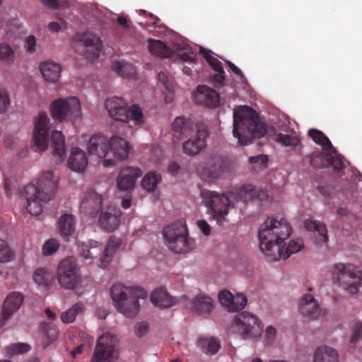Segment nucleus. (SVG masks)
<instances>
[{
  "instance_id": "obj_1",
  "label": "nucleus",
  "mask_w": 362,
  "mask_h": 362,
  "mask_svg": "<svg viewBox=\"0 0 362 362\" xmlns=\"http://www.w3.org/2000/svg\"><path fill=\"white\" fill-rule=\"evenodd\" d=\"M292 228L287 221L268 218L260 226L258 237L260 250L269 258V261H276L281 257L288 259L303 247L301 239L291 240L285 251L281 245L291 234Z\"/></svg>"
},
{
  "instance_id": "obj_2",
  "label": "nucleus",
  "mask_w": 362,
  "mask_h": 362,
  "mask_svg": "<svg viewBox=\"0 0 362 362\" xmlns=\"http://www.w3.org/2000/svg\"><path fill=\"white\" fill-rule=\"evenodd\" d=\"M267 126L250 107L238 106L233 110V135L241 146L250 144L255 138L267 133Z\"/></svg>"
},
{
  "instance_id": "obj_3",
  "label": "nucleus",
  "mask_w": 362,
  "mask_h": 362,
  "mask_svg": "<svg viewBox=\"0 0 362 362\" xmlns=\"http://www.w3.org/2000/svg\"><path fill=\"white\" fill-rule=\"evenodd\" d=\"M57 181L52 171H46L40 177L37 186H25L24 196L27 199L26 209L31 215H40L42 211L41 202H47L54 197Z\"/></svg>"
},
{
  "instance_id": "obj_4",
  "label": "nucleus",
  "mask_w": 362,
  "mask_h": 362,
  "mask_svg": "<svg viewBox=\"0 0 362 362\" xmlns=\"http://www.w3.org/2000/svg\"><path fill=\"white\" fill-rule=\"evenodd\" d=\"M110 296L117 310L124 316L132 317L139 313V299H145L148 293L140 287H129L122 284H115L111 287Z\"/></svg>"
},
{
  "instance_id": "obj_5",
  "label": "nucleus",
  "mask_w": 362,
  "mask_h": 362,
  "mask_svg": "<svg viewBox=\"0 0 362 362\" xmlns=\"http://www.w3.org/2000/svg\"><path fill=\"white\" fill-rule=\"evenodd\" d=\"M168 248L177 254L187 253L194 247V241L188 235L185 221L178 220L163 229Z\"/></svg>"
},
{
  "instance_id": "obj_6",
  "label": "nucleus",
  "mask_w": 362,
  "mask_h": 362,
  "mask_svg": "<svg viewBox=\"0 0 362 362\" xmlns=\"http://www.w3.org/2000/svg\"><path fill=\"white\" fill-rule=\"evenodd\" d=\"M201 197L211 217L216 221L218 225H221L226 220L232 203L228 193L203 189L201 191Z\"/></svg>"
},
{
  "instance_id": "obj_7",
  "label": "nucleus",
  "mask_w": 362,
  "mask_h": 362,
  "mask_svg": "<svg viewBox=\"0 0 362 362\" xmlns=\"http://www.w3.org/2000/svg\"><path fill=\"white\" fill-rule=\"evenodd\" d=\"M333 275L334 279L349 294L355 295L358 293L362 284V273L356 267L351 264H336Z\"/></svg>"
},
{
  "instance_id": "obj_8",
  "label": "nucleus",
  "mask_w": 362,
  "mask_h": 362,
  "mask_svg": "<svg viewBox=\"0 0 362 362\" xmlns=\"http://www.w3.org/2000/svg\"><path fill=\"white\" fill-rule=\"evenodd\" d=\"M232 328L244 339L259 338L263 332L261 320L248 312L237 314L233 319Z\"/></svg>"
},
{
  "instance_id": "obj_9",
  "label": "nucleus",
  "mask_w": 362,
  "mask_h": 362,
  "mask_svg": "<svg viewBox=\"0 0 362 362\" xmlns=\"http://www.w3.org/2000/svg\"><path fill=\"white\" fill-rule=\"evenodd\" d=\"M209 136L208 126L204 122L195 124L193 133H190L189 139L182 144L183 153L189 156H195L206 147V139Z\"/></svg>"
},
{
  "instance_id": "obj_10",
  "label": "nucleus",
  "mask_w": 362,
  "mask_h": 362,
  "mask_svg": "<svg viewBox=\"0 0 362 362\" xmlns=\"http://www.w3.org/2000/svg\"><path fill=\"white\" fill-rule=\"evenodd\" d=\"M57 279L62 287L74 289L81 281L76 260L73 257L62 259L58 267Z\"/></svg>"
},
{
  "instance_id": "obj_11",
  "label": "nucleus",
  "mask_w": 362,
  "mask_h": 362,
  "mask_svg": "<svg viewBox=\"0 0 362 362\" xmlns=\"http://www.w3.org/2000/svg\"><path fill=\"white\" fill-rule=\"evenodd\" d=\"M81 115L80 101L76 97L67 99L59 98L51 106L52 117L59 121L64 120L69 115L77 118Z\"/></svg>"
},
{
  "instance_id": "obj_12",
  "label": "nucleus",
  "mask_w": 362,
  "mask_h": 362,
  "mask_svg": "<svg viewBox=\"0 0 362 362\" xmlns=\"http://www.w3.org/2000/svg\"><path fill=\"white\" fill-rule=\"evenodd\" d=\"M118 357L115 339L110 334L100 336L90 362H114Z\"/></svg>"
},
{
  "instance_id": "obj_13",
  "label": "nucleus",
  "mask_w": 362,
  "mask_h": 362,
  "mask_svg": "<svg viewBox=\"0 0 362 362\" xmlns=\"http://www.w3.org/2000/svg\"><path fill=\"white\" fill-rule=\"evenodd\" d=\"M49 119L45 112H40L35 119L33 141L35 151H44L48 147Z\"/></svg>"
},
{
  "instance_id": "obj_14",
  "label": "nucleus",
  "mask_w": 362,
  "mask_h": 362,
  "mask_svg": "<svg viewBox=\"0 0 362 362\" xmlns=\"http://www.w3.org/2000/svg\"><path fill=\"white\" fill-rule=\"evenodd\" d=\"M98 219L100 227L107 231L113 232L119 226L121 216L119 208L113 204H110L100 211Z\"/></svg>"
},
{
  "instance_id": "obj_15",
  "label": "nucleus",
  "mask_w": 362,
  "mask_h": 362,
  "mask_svg": "<svg viewBox=\"0 0 362 362\" xmlns=\"http://www.w3.org/2000/svg\"><path fill=\"white\" fill-rule=\"evenodd\" d=\"M105 107L109 116L119 122H128V103L119 97L107 98L105 103Z\"/></svg>"
},
{
  "instance_id": "obj_16",
  "label": "nucleus",
  "mask_w": 362,
  "mask_h": 362,
  "mask_svg": "<svg viewBox=\"0 0 362 362\" xmlns=\"http://www.w3.org/2000/svg\"><path fill=\"white\" fill-rule=\"evenodd\" d=\"M76 38L84 46L87 59L93 61L99 57L102 47V41L98 36L87 32L77 34Z\"/></svg>"
},
{
  "instance_id": "obj_17",
  "label": "nucleus",
  "mask_w": 362,
  "mask_h": 362,
  "mask_svg": "<svg viewBox=\"0 0 362 362\" xmlns=\"http://www.w3.org/2000/svg\"><path fill=\"white\" fill-rule=\"evenodd\" d=\"M142 175V171L137 167L127 166L122 168L117 177V186L120 191H130L134 189L136 180Z\"/></svg>"
},
{
  "instance_id": "obj_18",
  "label": "nucleus",
  "mask_w": 362,
  "mask_h": 362,
  "mask_svg": "<svg viewBox=\"0 0 362 362\" xmlns=\"http://www.w3.org/2000/svg\"><path fill=\"white\" fill-rule=\"evenodd\" d=\"M299 311L303 316L310 320H317L325 315V311L321 310L318 302L311 294H305L300 299Z\"/></svg>"
},
{
  "instance_id": "obj_19",
  "label": "nucleus",
  "mask_w": 362,
  "mask_h": 362,
  "mask_svg": "<svg viewBox=\"0 0 362 362\" xmlns=\"http://www.w3.org/2000/svg\"><path fill=\"white\" fill-rule=\"evenodd\" d=\"M194 100L200 105L214 108L219 105L220 97L215 90L205 85H199L197 88Z\"/></svg>"
},
{
  "instance_id": "obj_20",
  "label": "nucleus",
  "mask_w": 362,
  "mask_h": 362,
  "mask_svg": "<svg viewBox=\"0 0 362 362\" xmlns=\"http://www.w3.org/2000/svg\"><path fill=\"white\" fill-rule=\"evenodd\" d=\"M103 197L94 191L88 192L81 204V211L90 217H95L103 208Z\"/></svg>"
},
{
  "instance_id": "obj_21",
  "label": "nucleus",
  "mask_w": 362,
  "mask_h": 362,
  "mask_svg": "<svg viewBox=\"0 0 362 362\" xmlns=\"http://www.w3.org/2000/svg\"><path fill=\"white\" fill-rule=\"evenodd\" d=\"M220 303L230 312L238 311L243 309L247 300L243 294L233 296L228 291H222L218 294Z\"/></svg>"
},
{
  "instance_id": "obj_22",
  "label": "nucleus",
  "mask_w": 362,
  "mask_h": 362,
  "mask_svg": "<svg viewBox=\"0 0 362 362\" xmlns=\"http://www.w3.org/2000/svg\"><path fill=\"white\" fill-rule=\"evenodd\" d=\"M110 139L102 134L93 135L88 141V149L90 155L99 158H105L110 151Z\"/></svg>"
},
{
  "instance_id": "obj_23",
  "label": "nucleus",
  "mask_w": 362,
  "mask_h": 362,
  "mask_svg": "<svg viewBox=\"0 0 362 362\" xmlns=\"http://www.w3.org/2000/svg\"><path fill=\"white\" fill-rule=\"evenodd\" d=\"M228 194L231 202L234 200L235 202L241 201L243 202H247L253 199L262 200L264 197H267L266 192L257 190L251 185H244L235 192H228Z\"/></svg>"
},
{
  "instance_id": "obj_24",
  "label": "nucleus",
  "mask_w": 362,
  "mask_h": 362,
  "mask_svg": "<svg viewBox=\"0 0 362 362\" xmlns=\"http://www.w3.org/2000/svg\"><path fill=\"white\" fill-rule=\"evenodd\" d=\"M25 300L24 295L19 291L8 293L4 300L2 308V319L7 320L19 310Z\"/></svg>"
},
{
  "instance_id": "obj_25",
  "label": "nucleus",
  "mask_w": 362,
  "mask_h": 362,
  "mask_svg": "<svg viewBox=\"0 0 362 362\" xmlns=\"http://www.w3.org/2000/svg\"><path fill=\"white\" fill-rule=\"evenodd\" d=\"M110 151L117 160H124L129 157L131 146L124 138L112 136L110 138Z\"/></svg>"
},
{
  "instance_id": "obj_26",
  "label": "nucleus",
  "mask_w": 362,
  "mask_h": 362,
  "mask_svg": "<svg viewBox=\"0 0 362 362\" xmlns=\"http://www.w3.org/2000/svg\"><path fill=\"white\" fill-rule=\"evenodd\" d=\"M279 129L285 133H279L275 135V141L284 146L296 147L300 141L295 130L286 124L278 126Z\"/></svg>"
},
{
  "instance_id": "obj_27",
  "label": "nucleus",
  "mask_w": 362,
  "mask_h": 362,
  "mask_svg": "<svg viewBox=\"0 0 362 362\" xmlns=\"http://www.w3.org/2000/svg\"><path fill=\"white\" fill-rule=\"evenodd\" d=\"M67 165L73 171L83 172L88 165L86 153L78 147L72 148Z\"/></svg>"
},
{
  "instance_id": "obj_28",
  "label": "nucleus",
  "mask_w": 362,
  "mask_h": 362,
  "mask_svg": "<svg viewBox=\"0 0 362 362\" xmlns=\"http://www.w3.org/2000/svg\"><path fill=\"white\" fill-rule=\"evenodd\" d=\"M120 243V239L115 236H112L109 239L106 247L103 250V253L100 258L99 266L101 268H105L110 264L112 257L114 256L117 250L119 248Z\"/></svg>"
},
{
  "instance_id": "obj_29",
  "label": "nucleus",
  "mask_w": 362,
  "mask_h": 362,
  "mask_svg": "<svg viewBox=\"0 0 362 362\" xmlns=\"http://www.w3.org/2000/svg\"><path fill=\"white\" fill-rule=\"evenodd\" d=\"M151 300L154 305L160 308H169L176 303L175 298L163 288H157L151 293Z\"/></svg>"
},
{
  "instance_id": "obj_30",
  "label": "nucleus",
  "mask_w": 362,
  "mask_h": 362,
  "mask_svg": "<svg viewBox=\"0 0 362 362\" xmlns=\"http://www.w3.org/2000/svg\"><path fill=\"white\" fill-rule=\"evenodd\" d=\"M58 226L60 235L64 238L73 235L76 230L75 217L69 214L62 215L58 221Z\"/></svg>"
},
{
  "instance_id": "obj_31",
  "label": "nucleus",
  "mask_w": 362,
  "mask_h": 362,
  "mask_svg": "<svg viewBox=\"0 0 362 362\" xmlns=\"http://www.w3.org/2000/svg\"><path fill=\"white\" fill-rule=\"evenodd\" d=\"M61 70V66L53 62H46L40 65L41 74L47 82H57L60 76Z\"/></svg>"
},
{
  "instance_id": "obj_32",
  "label": "nucleus",
  "mask_w": 362,
  "mask_h": 362,
  "mask_svg": "<svg viewBox=\"0 0 362 362\" xmlns=\"http://www.w3.org/2000/svg\"><path fill=\"white\" fill-rule=\"evenodd\" d=\"M228 170L227 162L220 157L213 158L206 166L208 176L211 179L218 177Z\"/></svg>"
},
{
  "instance_id": "obj_33",
  "label": "nucleus",
  "mask_w": 362,
  "mask_h": 362,
  "mask_svg": "<svg viewBox=\"0 0 362 362\" xmlns=\"http://www.w3.org/2000/svg\"><path fill=\"white\" fill-rule=\"evenodd\" d=\"M314 362H339L337 351L328 346L318 347L313 356Z\"/></svg>"
},
{
  "instance_id": "obj_34",
  "label": "nucleus",
  "mask_w": 362,
  "mask_h": 362,
  "mask_svg": "<svg viewBox=\"0 0 362 362\" xmlns=\"http://www.w3.org/2000/svg\"><path fill=\"white\" fill-rule=\"evenodd\" d=\"M33 279L39 286L49 289L54 282L55 276L45 268H38L35 271Z\"/></svg>"
},
{
  "instance_id": "obj_35",
  "label": "nucleus",
  "mask_w": 362,
  "mask_h": 362,
  "mask_svg": "<svg viewBox=\"0 0 362 362\" xmlns=\"http://www.w3.org/2000/svg\"><path fill=\"white\" fill-rule=\"evenodd\" d=\"M51 148L52 154L58 158L57 163L60 162L65 153L64 136L59 131H53L51 135Z\"/></svg>"
},
{
  "instance_id": "obj_36",
  "label": "nucleus",
  "mask_w": 362,
  "mask_h": 362,
  "mask_svg": "<svg viewBox=\"0 0 362 362\" xmlns=\"http://www.w3.org/2000/svg\"><path fill=\"white\" fill-rule=\"evenodd\" d=\"M192 303L194 311L199 315H209L213 309L212 299L207 296H197Z\"/></svg>"
},
{
  "instance_id": "obj_37",
  "label": "nucleus",
  "mask_w": 362,
  "mask_h": 362,
  "mask_svg": "<svg viewBox=\"0 0 362 362\" xmlns=\"http://www.w3.org/2000/svg\"><path fill=\"white\" fill-rule=\"evenodd\" d=\"M173 130L175 132L180 133L186 137L190 133H193L195 129V124L189 119L182 117H177L172 124Z\"/></svg>"
},
{
  "instance_id": "obj_38",
  "label": "nucleus",
  "mask_w": 362,
  "mask_h": 362,
  "mask_svg": "<svg viewBox=\"0 0 362 362\" xmlns=\"http://www.w3.org/2000/svg\"><path fill=\"white\" fill-rule=\"evenodd\" d=\"M148 47L151 54L159 57L167 58L172 54L170 48L164 42L158 40L150 39L148 40Z\"/></svg>"
},
{
  "instance_id": "obj_39",
  "label": "nucleus",
  "mask_w": 362,
  "mask_h": 362,
  "mask_svg": "<svg viewBox=\"0 0 362 362\" xmlns=\"http://www.w3.org/2000/svg\"><path fill=\"white\" fill-rule=\"evenodd\" d=\"M308 135L316 144L320 145L325 152L334 151V147L330 140L322 132L311 129L308 132Z\"/></svg>"
},
{
  "instance_id": "obj_40",
  "label": "nucleus",
  "mask_w": 362,
  "mask_h": 362,
  "mask_svg": "<svg viewBox=\"0 0 362 362\" xmlns=\"http://www.w3.org/2000/svg\"><path fill=\"white\" fill-rule=\"evenodd\" d=\"M310 164L315 169L325 168L329 167V159L330 155L329 152L322 153V151H314L308 156Z\"/></svg>"
},
{
  "instance_id": "obj_41",
  "label": "nucleus",
  "mask_w": 362,
  "mask_h": 362,
  "mask_svg": "<svg viewBox=\"0 0 362 362\" xmlns=\"http://www.w3.org/2000/svg\"><path fill=\"white\" fill-rule=\"evenodd\" d=\"M304 226L307 230L315 231L318 233L319 241L327 243L328 241L327 230L324 223L312 220H305Z\"/></svg>"
},
{
  "instance_id": "obj_42",
  "label": "nucleus",
  "mask_w": 362,
  "mask_h": 362,
  "mask_svg": "<svg viewBox=\"0 0 362 362\" xmlns=\"http://www.w3.org/2000/svg\"><path fill=\"white\" fill-rule=\"evenodd\" d=\"M112 70L122 78L134 76L136 69L134 65L124 61L115 62L112 65Z\"/></svg>"
},
{
  "instance_id": "obj_43",
  "label": "nucleus",
  "mask_w": 362,
  "mask_h": 362,
  "mask_svg": "<svg viewBox=\"0 0 362 362\" xmlns=\"http://www.w3.org/2000/svg\"><path fill=\"white\" fill-rule=\"evenodd\" d=\"M198 345L209 355L216 354L221 348L220 344L214 338H201L199 339Z\"/></svg>"
},
{
  "instance_id": "obj_44",
  "label": "nucleus",
  "mask_w": 362,
  "mask_h": 362,
  "mask_svg": "<svg viewBox=\"0 0 362 362\" xmlns=\"http://www.w3.org/2000/svg\"><path fill=\"white\" fill-rule=\"evenodd\" d=\"M0 61L6 65H11L15 61L14 51L7 43H0Z\"/></svg>"
},
{
  "instance_id": "obj_45",
  "label": "nucleus",
  "mask_w": 362,
  "mask_h": 362,
  "mask_svg": "<svg viewBox=\"0 0 362 362\" xmlns=\"http://www.w3.org/2000/svg\"><path fill=\"white\" fill-rule=\"evenodd\" d=\"M161 177L155 173H147L143 178L141 185L148 192L154 191L158 184L160 182Z\"/></svg>"
},
{
  "instance_id": "obj_46",
  "label": "nucleus",
  "mask_w": 362,
  "mask_h": 362,
  "mask_svg": "<svg viewBox=\"0 0 362 362\" xmlns=\"http://www.w3.org/2000/svg\"><path fill=\"white\" fill-rule=\"evenodd\" d=\"M158 81L162 83L163 87L167 91V94L165 98V100L167 103H170L173 101V93L174 90V85L173 83L169 81L167 75L160 71L158 74Z\"/></svg>"
},
{
  "instance_id": "obj_47",
  "label": "nucleus",
  "mask_w": 362,
  "mask_h": 362,
  "mask_svg": "<svg viewBox=\"0 0 362 362\" xmlns=\"http://www.w3.org/2000/svg\"><path fill=\"white\" fill-rule=\"evenodd\" d=\"M83 310V305L81 303H76L71 308L61 315L62 321L64 323H71L74 321L76 316Z\"/></svg>"
},
{
  "instance_id": "obj_48",
  "label": "nucleus",
  "mask_w": 362,
  "mask_h": 362,
  "mask_svg": "<svg viewBox=\"0 0 362 362\" xmlns=\"http://www.w3.org/2000/svg\"><path fill=\"white\" fill-rule=\"evenodd\" d=\"M100 245L98 241L90 240L88 243H82L80 246V255L84 259H92L96 256L97 252H92L91 250H96Z\"/></svg>"
},
{
  "instance_id": "obj_49",
  "label": "nucleus",
  "mask_w": 362,
  "mask_h": 362,
  "mask_svg": "<svg viewBox=\"0 0 362 362\" xmlns=\"http://www.w3.org/2000/svg\"><path fill=\"white\" fill-rule=\"evenodd\" d=\"M30 346L25 343L13 344L5 348V352L7 356H14L20 354H24L29 351Z\"/></svg>"
},
{
  "instance_id": "obj_50",
  "label": "nucleus",
  "mask_w": 362,
  "mask_h": 362,
  "mask_svg": "<svg viewBox=\"0 0 362 362\" xmlns=\"http://www.w3.org/2000/svg\"><path fill=\"white\" fill-rule=\"evenodd\" d=\"M128 121L132 119L134 121L136 124H141L144 123V114L142 110L137 105H132L127 107Z\"/></svg>"
},
{
  "instance_id": "obj_51",
  "label": "nucleus",
  "mask_w": 362,
  "mask_h": 362,
  "mask_svg": "<svg viewBox=\"0 0 362 362\" xmlns=\"http://www.w3.org/2000/svg\"><path fill=\"white\" fill-rule=\"evenodd\" d=\"M13 257V252L6 241L0 238V263L8 262Z\"/></svg>"
},
{
  "instance_id": "obj_52",
  "label": "nucleus",
  "mask_w": 362,
  "mask_h": 362,
  "mask_svg": "<svg viewBox=\"0 0 362 362\" xmlns=\"http://www.w3.org/2000/svg\"><path fill=\"white\" fill-rule=\"evenodd\" d=\"M330 155V159H329V167L332 166L334 171L339 172L344 168V164L342 160V157L337 153V151L334 148V151H329Z\"/></svg>"
},
{
  "instance_id": "obj_53",
  "label": "nucleus",
  "mask_w": 362,
  "mask_h": 362,
  "mask_svg": "<svg viewBox=\"0 0 362 362\" xmlns=\"http://www.w3.org/2000/svg\"><path fill=\"white\" fill-rule=\"evenodd\" d=\"M203 54L206 62L210 64L214 71L216 72H223V68L222 66L221 62L212 55V52L211 51L204 50Z\"/></svg>"
},
{
  "instance_id": "obj_54",
  "label": "nucleus",
  "mask_w": 362,
  "mask_h": 362,
  "mask_svg": "<svg viewBox=\"0 0 362 362\" xmlns=\"http://www.w3.org/2000/svg\"><path fill=\"white\" fill-rule=\"evenodd\" d=\"M59 243L54 239L48 240L42 247V252L44 255H52L59 248Z\"/></svg>"
},
{
  "instance_id": "obj_55",
  "label": "nucleus",
  "mask_w": 362,
  "mask_h": 362,
  "mask_svg": "<svg viewBox=\"0 0 362 362\" xmlns=\"http://www.w3.org/2000/svg\"><path fill=\"white\" fill-rule=\"evenodd\" d=\"M360 339H362V322H358L355 324L350 343L352 346H355Z\"/></svg>"
},
{
  "instance_id": "obj_56",
  "label": "nucleus",
  "mask_w": 362,
  "mask_h": 362,
  "mask_svg": "<svg viewBox=\"0 0 362 362\" xmlns=\"http://www.w3.org/2000/svg\"><path fill=\"white\" fill-rule=\"evenodd\" d=\"M10 104L8 93L0 88V114L5 112Z\"/></svg>"
},
{
  "instance_id": "obj_57",
  "label": "nucleus",
  "mask_w": 362,
  "mask_h": 362,
  "mask_svg": "<svg viewBox=\"0 0 362 362\" xmlns=\"http://www.w3.org/2000/svg\"><path fill=\"white\" fill-rule=\"evenodd\" d=\"M178 55L182 61L188 62V63H194L195 59L194 54L190 51V49H185V50H180L178 52Z\"/></svg>"
},
{
  "instance_id": "obj_58",
  "label": "nucleus",
  "mask_w": 362,
  "mask_h": 362,
  "mask_svg": "<svg viewBox=\"0 0 362 362\" xmlns=\"http://www.w3.org/2000/svg\"><path fill=\"white\" fill-rule=\"evenodd\" d=\"M148 331V325L146 322H141L135 326V334L141 337L147 334Z\"/></svg>"
},
{
  "instance_id": "obj_59",
  "label": "nucleus",
  "mask_w": 362,
  "mask_h": 362,
  "mask_svg": "<svg viewBox=\"0 0 362 362\" xmlns=\"http://www.w3.org/2000/svg\"><path fill=\"white\" fill-rule=\"evenodd\" d=\"M276 335V330L272 326H269L267 327L265 331V338L267 344H272L275 339Z\"/></svg>"
},
{
  "instance_id": "obj_60",
  "label": "nucleus",
  "mask_w": 362,
  "mask_h": 362,
  "mask_svg": "<svg viewBox=\"0 0 362 362\" xmlns=\"http://www.w3.org/2000/svg\"><path fill=\"white\" fill-rule=\"evenodd\" d=\"M36 39L34 35H29L25 39V47L27 52L33 53L35 50Z\"/></svg>"
},
{
  "instance_id": "obj_61",
  "label": "nucleus",
  "mask_w": 362,
  "mask_h": 362,
  "mask_svg": "<svg viewBox=\"0 0 362 362\" xmlns=\"http://www.w3.org/2000/svg\"><path fill=\"white\" fill-rule=\"evenodd\" d=\"M45 336L49 341L54 340L57 337V330L54 327H52L49 325H46L44 327Z\"/></svg>"
},
{
  "instance_id": "obj_62",
  "label": "nucleus",
  "mask_w": 362,
  "mask_h": 362,
  "mask_svg": "<svg viewBox=\"0 0 362 362\" xmlns=\"http://www.w3.org/2000/svg\"><path fill=\"white\" fill-rule=\"evenodd\" d=\"M250 161L252 163H260L262 166L265 167L268 161V158L265 155L252 156L250 158Z\"/></svg>"
},
{
  "instance_id": "obj_63",
  "label": "nucleus",
  "mask_w": 362,
  "mask_h": 362,
  "mask_svg": "<svg viewBox=\"0 0 362 362\" xmlns=\"http://www.w3.org/2000/svg\"><path fill=\"white\" fill-rule=\"evenodd\" d=\"M197 226L204 235H209L211 233V227L206 221H198Z\"/></svg>"
},
{
  "instance_id": "obj_64",
  "label": "nucleus",
  "mask_w": 362,
  "mask_h": 362,
  "mask_svg": "<svg viewBox=\"0 0 362 362\" xmlns=\"http://www.w3.org/2000/svg\"><path fill=\"white\" fill-rule=\"evenodd\" d=\"M225 62H226V65L228 67H230L231 71L235 75L238 76L240 79L244 78V75H243V72L241 71V70L238 67H237L233 63H232L231 62L228 61V60H226Z\"/></svg>"
}]
</instances>
